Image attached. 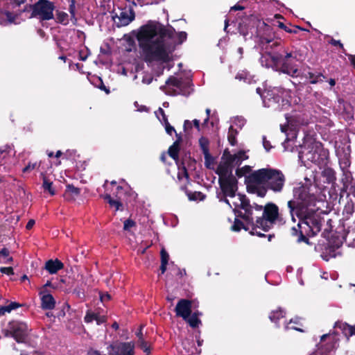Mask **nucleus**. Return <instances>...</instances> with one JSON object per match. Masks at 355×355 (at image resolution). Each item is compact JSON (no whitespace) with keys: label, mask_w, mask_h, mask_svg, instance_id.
Returning <instances> with one entry per match:
<instances>
[{"label":"nucleus","mask_w":355,"mask_h":355,"mask_svg":"<svg viewBox=\"0 0 355 355\" xmlns=\"http://www.w3.org/2000/svg\"><path fill=\"white\" fill-rule=\"evenodd\" d=\"M63 263L58 259L49 260L45 263V269L50 274H55L63 268Z\"/></svg>","instance_id":"23"},{"label":"nucleus","mask_w":355,"mask_h":355,"mask_svg":"<svg viewBox=\"0 0 355 355\" xmlns=\"http://www.w3.org/2000/svg\"><path fill=\"white\" fill-rule=\"evenodd\" d=\"M287 124L281 125L280 128L282 132L286 135V141L290 140L289 135H292V137H295L296 129L300 125L307 123L306 120L301 114L296 113L290 116H286Z\"/></svg>","instance_id":"13"},{"label":"nucleus","mask_w":355,"mask_h":355,"mask_svg":"<svg viewBox=\"0 0 355 355\" xmlns=\"http://www.w3.org/2000/svg\"><path fill=\"white\" fill-rule=\"evenodd\" d=\"M349 58V60H350L351 63L355 67V55L347 54V55Z\"/></svg>","instance_id":"61"},{"label":"nucleus","mask_w":355,"mask_h":355,"mask_svg":"<svg viewBox=\"0 0 355 355\" xmlns=\"http://www.w3.org/2000/svg\"><path fill=\"white\" fill-rule=\"evenodd\" d=\"M181 141L180 137H178V139L173 143V144L168 148L169 155L175 160L178 158V152L180 150L179 146Z\"/></svg>","instance_id":"26"},{"label":"nucleus","mask_w":355,"mask_h":355,"mask_svg":"<svg viewBox=\"0 0 355 355\" xmlns=\"http://www.w3.org/2000/svg\"><path fill=\"white\" fill-rule=\"evenodd\" d=\"M327 340H328L329 342L331 343L329 345L328 344V346L326 349V350L329 351L332 349L334 347V345H336V343L334 342L335 336L330 334H324L323 336H321V343H324Z\"/></svg>","instance_id":"29"},{"label":"nucleus","mask_w":355,"mask_h":355,"mask_svg":"<svg viewBox=\"0 0 355 355\" xmlns=\"http://www.w3.org/2000/svg\"><path fill=\"white\" fill-rule=\"evenodd\" d=\"M343 238L348 247L355 248V221L347 227Z\"/></svg>","instance_id":"20"},{"label":"nucleus","mask_w":355,"mask_h":355,"mask_svg":"<svg viewBox=\"0 0 355 355\" xmlns=\"http://www.w3.org/2000/svg\"><path fill=\"white\" fill-rule=\"evenodd\" d=\"M110 295L108 293H105L101 295V300L102 302L108 301L110 300Z\"/></svg>","instance_id":"58"},{"label":"nucleus","mask_w":355,"mask_h":355,"mask_svg":"<svg viewBox=\"0 0 355 355\" xmlns=\"http://www.w3.org/2000/svg\"><path fill=\"white\" fill-rule=\"evenodd\" d=\"M279 27L284 29L285 31H286L287 33H293V30L291 28H288L287 26H286L282 22H279Z\"/></svg>","instance_id":"57"},{"label":"nucleus","mask_w":355,"mask_h":355,"mask_svg":"<svg viewBox=\"0 0 355 355\" xmlns=\"http://www.w3.org/2000/svg\"><path fill=\"white\" fill-rule=\"evenodd\" d=\"M184 128H191V122L189 120H186L184 123Z\"/></svg>","instance_id":"62"},{"label":"nucleus","mask_w":355,"mask_h":355,"mask_svg":"<svg viewBox=\"0 0 355 355\" xmlns=\"http://www.w3.org/2000/svg\"><path fill=\"white\" fill-rule=\"evenodd\" d=\"M68 15L62 11H57L56 12V20L58 22L67 25L69 23Z\"/></svg>","instance_id":"32"},{"label":"nucleus","mask_w":355,"mask_h":355,"mask_svg":"<svg viewBox=\"0 0 355 355\" xmlns=\"http://www.w3.org/2000/svg\"><path fill=\"white\" fill-rule=\"evenodd\" d=\"M271 28L265 23H260L257 33V37L259 38L257 42L261 49L265 51V53L270 54L273 62H282V72L291 76H298L300 74L298 66L295 63L297 61V53H286L285 55L280 54H274L272 50L279 45L278 40L271 38L269 33Z\"/></svg>","instance_id":"3"},{"label":"nucleus","mask_w":355,"mask_h":355,"mask_svg":"<svg viewBox=\"0 0 355 355\" xmlns=\"http://www.w3.org/2000/svg\"><path fill=\"white\" fill-rule=\"evenodd\" d=\"M109 355H134L135 343L133 342L120 343L110 345L108 347Z\"/></svg>","instance_id":"16"},{"label":"nucleus","mask_w":355,"mask_h":355,"mask_svg":"<svg viewBox=\"0 0 355 355\" xmlns=\"http://www.w3.org/2000/svg\"><path fill=\"white\" fill-rule=\"evenodd\" d=\"M257 93L261 96L265 107H271L275 110L285 109L289 105L291 97L290 91L282 87L267 89L261 94V89L257 87Z\"/></svg>","instance_id":"6"},{"label":"nucleus","mask_w":355,"mask_h":355,"mask_svg":"<svg viewBox=\"0 0 355 355\" xmlns=\"http://www.w3.org/2000/svg\"><path fill=\"white\" fill-rule=\"evenodd\" d=\"M0 271L2 273L7 274V275H12L13 274V269L11 267H1L0 268Z\"/></svg>","instance_id":"51"},{"label":"nucleus","mask_w":355,"mask_h":355,"mask_svg":"<svg viewBox=\"0 0 355 355\" xmlns=\"http://www.w3.org/2000/svg\"><path fill=\"white\" fill-rule=\"evenodd\" d=\"M297 218L299 219V221L296 226H293L291 227V232L292 235L298 236L297 241L300 242L306 239V237L303 235L301 231V225L302 223L309 225V223L306 220L308 218V216Z\"/></svg>","instance_id":"21"},{"label":"nucleus","mask_w":355,"mask_h":355,"mask_svg":"<svg viewBox=\"0 0 355 355\" xmlns=\"http://www.w3.org/2000/svg\"><path fill=\"white\" fill-rule=\"evenodd\" d=\"M153 77L150 74H146L142 78V83L146 85H149L153 81Z\"/></svg>","instance_id":"50"},{"label":"nucleus","mask_w":355,"mask_h":355,"mask_svg":"<svg viewBox=\"0 0 355 355\" xmlns=\"http://www.w3.org/2000/svg\"><path fill=\"white\" fill-rule=\"evenodd\" d=\"M143 326L140 327L139 330L136 333V336L138 338L137 345L139 347L146 355L150 353V347L149 344L145 340L144 334L142 333Z\"/></svg>","instance_id":"22"},{"label":"nucleus","mask_w":355,"mask_h":355,"mask_svg":"<svg viewBox=\"0 0 355 355\" xmlns=\"http://www.w3.org/2000/svg\"><path fill=\"white\" fill-rule=\"evenodd\" d=\"M350 192L352 195L355 197V182L352 184L350 187Z\"/></svg>","instance_id":"64"},{"label":"nucleus","mask_w":355,"mask_h":355,"mask_svg":"<svg viewBox=\"0 0 355 355\" xmlns=\"http://www.w3.org/2000/svg\"><path fill=\"white\" fill-rule=\"evenodd\" d=\"M38 166L37 162L35 163H28V164L23 169V172L26 173L31 171Z\"/></svg>","instance_id":"49"},{"label":"nucleus","mask_w":355,"mask_h":355,"mask_svg":"<svg viewBox=\"0 0 355 355\" xmlns=\"http://www.w3.org/2000/svg\"><path fill=\"white\" fill-rule=\"evenodd\" d=\"M218 174L221 192L217 193V198L220 201H223L227 197L234 196L237 190V180L232 174H223L220 171Z\"/></svg>","instance_id":"11"},{"label":"nucleus","mask_w":355,"mask_h":355,"mask_svg":"<svg viewBox=\"0 0 355 355\" xmlns=\"http://www.w3.org/2000/svg\"><path fill=\"white\" fill-rule=\"evenodd\" d=\"M164 125H165L166 132L168 135H171L173 132H175V128L170 125L167 119H165V121H164Z\"/></svg>","instance_id":"41"},{"label":"nucleus","mask_w":355,"mask_h":355,"mask_svg":"<svg viewBox=\"0 0 355 355\" xmlns=\"http://www.w3.org/2000/svg\"><path fill=\"white\" fill-rule=\"evenodd\" d=\"M306 78H309L310 80V83L311 84H315L317 83L321 82L323 80V79H325V76H323L322 73H318V75H315L314 73L311 72H309L306 75Z\"/></svg>","instance_id":"28"},{"label":"nucleus","mask_w":355,"mask_h":355,"mask_svg":"<svg viewBox=\"0 0 355 355\" xmlns=\"http://www.w3.org/2000/svg\"><path fill=\"white\" fill-rule=\"evenodd\" d=\"M236 78L240 80H243L248 84H251L255 82L254 77L251 76L248 71H245L239 72L236 76Z\"/></svg>","instance_id":"27"},{"label":"nucleus","mask_w":355,"mask_h":355,"mask_svg":"<svg viewBox=\"0 0 355 355\" xmlns=\"http://www.w3.org/2000/svg\"><path fill=\"white\" fill-rule=\"evenodd\" d=\"M104 198L105 200L107 201V202L110 204V205L111 207L115 208L116 211L123 209L122 203L121 202H119V200L112 199L110 195H106Z\"/></svg>","instance_id":"30"},{"label":"nucleus","mask_w":355,"mask_h":355,"mask_svg":"<svg viewBox=\"0 0 355 355\" xmlns=\"http://www.w3.org/2000/svg\"><path fill=\"white\" fill-rule=\"evenodd\" d=\"M12 260V257H9V251L8 249L3 248L0 250V262L3 263H8Z\"/></svg>","instance_id":"33"},{"label":"nucleus","mask_w":355,"mask_h":355,"mask_svg":"<svg viewBox=\"0 0 355 355\" xmlns=\"http://www.w3.org/2000/svg\"><path fill=\"white\" fill-rule=\"evenodd\" d=\"M157 114H159L162 115V119H163V121H165V119H167L166 118V116L164 114V110L162 109V108H159V110H157V112H156Z\"/></svg>","instance_id":"60"},{"label":"nucleus","mask_w":355,"mask_h":355,"mask_svg":"<svg viewBox=\"0 0 355 355\" xmlns=\"http://www.w3.org/2000/svg\"><path fill=\"white\" fill-rule=\"evenodd\" d=\"M262 216H255L256 226L264 232H268L273 225L279 215V208L274 203H268L261 211Z\"/></svg>","instance_id":"8"},{"label":"nucleus","mask_w":355,"mask_h":355,"mask_svg":"<svg viewBox=\"0 0 355 355\" xmlns=\"http://www.w3.org/2000/svg\"><path fill=\"white\" fill-rule=\"evenodd\" d=\"M260 62L262 66H264L266 67H269L272 66V64H275L277 66L280 65V69H281V71L282 72V62H273L270 56V54H268V53H266L265 55H263L261 57Z\"/></svg>","instance_id":"25"},{"label":"nucleus","mask_w":355,"mask_h":355,"mask_svg":"<svg viewBox=\"0 0 355 355\" xmlns=\"http://www.w3.org/2000/svg\"><path fill=\"white\" fill-rule=\"evenodd\" d=\"M176 315L187 320L191 313V303L188 300L182 299L175 309Z\"/></svg>","instance_id":"18"},{"label":"nucleus","mask_w":355,"mask_h":355,"mask_svg":"<svg viewBox=\"0 0 355 355\" xmlns=\"http://www.w3.org/2000/svg\"><path fill=\"white\" fill-rule=\"evenodd\" d=\"M19 306V304L16 302H12L8 306H3L6 312H10L12 310H14Z\"/></svg>","instance_id":"45"},{"label":"nucleus","mask_w":355,"mask_h":355,"mask_svg":"<svg viewBox=\"0 0 355 355\" xmlns=\"http://www.w3.org/2000/svg\"><path fill=\"white\" fill-rule=\"evenodd\" d=\"M292 323H295L297 324V322L293 320H291L289 324H286V329H295V330H297V331H302V330L297 327H295V326H290V324H291Z\"/></svg>","instance_id":"54"},{"label":"nucleus","mask_w":355,"mask_h":355,"mask_svg":"<svg viewBox=\"0 0 355 355\" xmlns=\"http://www.w3.org/2000/svg\"><path fill=\"white\" fill-rule=\"evenodd\" d=\"M263 146L264 148L266 150V151H269L270 149L272 148L270 142L266 140V137H263Z\"/></svg>","instance_id":"52"},{"label":"nucleus","mask_w":355,"mask_h":355,"mask_svg":"<svg viewBox=\"0 0 355 355\" xmlns=\"http://www.w3.org/2000/svg\"><path fill=\"white\" fill-rule=\"evenodd\" d=\"M30 329L26 323L19 321L9 322L5 336L13 338L19 343H26Z\"/></svg>","instance_id":"12"},{"label":"nucleus","mask_w":355,"mask_h":355,"mask_svg":"<svg viewBox=\"0 0 355 355\" xmlns=\"http://www.w3.org/2000/svg\"><path fill=\"white\" fill-rule=\"evenodd\" d=\"M95 321L97 324H101L105 322V318L103 315H99L96 314Z\"/></svg>","instance_id":"53"},{"label":"nucleus","mask_w":355,"mask_h":355,"mask_svg":"<svg viewBox=\"0 0 355 355\" xmlns=\"http://www.w3.org/2000/svg\"><path fill=\"white\" fill-rule=\"evenodd\" d=\"M67 190L75 195H78L79 193V189L71 185H69L67 187Z\"/></svg>","instance_id":"55"},{"label":"nucleus","mask_w":355,"mask_h":355,"mask_svg":"<svg viewBox=\"0 0 355 355\" xmlns=\"http://www.w3.org/2000/svg\"><path fill=\"white\" fill-rule=\"evenodd\" d=\"M168 258H169V256H168V254L167 253V252L164 249H162L161 250V261H162V263H168Z\"/></svg>","instance_id":"47"},{"label":"nucleus","mask_w":355,"mask_h":355,"mask_svg":"<svg viewBox=\"0 0 355 355\" xmlns=\"http://www.w3.org/2000/svg\"><path fill=\"white\" fill-rule=\"evenodd\" d=\"M344 213L351 215L354 212V205L352 202H347L345 206Z\"/></svg>","instance_id":"44"},{"label":"nucleus","mask_w":355,"mask_h":355,"mask_svg":"<svg viewBox=\"0 0 355 355\" xmlns=\"http://www.w3.org/2000/svg\"><path fill=\"white\" fill-rule=\"evenodd\" d=\"M198 315L199 313L198 312H195L192 315H190L185 320L189 322L191 327L193 328L197 327L200 323V320L198 319Z\"/></svg>","instance_id":"31"},{"label":"nucleus","mask_w":355,"mask_h":355,"mask_svg":"<svg viewBox=\"0 0 355 355\" xmlns=\"http://www.w3.org/2000/svg\"><path fill=\"white\" fill-rule=\"evenodd\" d=\"M285 182L286 177L281 171L270 168L255 171L245 178L248 191L261 198L266 195L268 189L282 192Z\"/></svg>","instance_id":"2"},{"label":"nucleus","mask_w":355,"mask_h":355,"mask_svg":"<svg viewBox=\"0 0 355 355\" xmlns=\"http://www.w3.org/2000/svg\"><path fill=\"white\" fill-rule=\"evenodd\" d=\"M321 156H325V152L321 148V144L314 142L311 139H306L299 152V158L304 162L320 164V159H322Z\"/></svg>","instance_id":"7"},{"label":"nucleus","mask_w":355,"mask_h":355,"mask_svg":"<svg viewBox=\"0 0 355 355\" xmlns=\"http://www.w3.org/2000/svg\"><path fill=\"white\" fill-rule=\"evenodd\" d=\"M69 12L71 14V20L76 21V5L75 0H71V3L69 7Z\"/></svg>","instance_id":"39"},{"label":"nucleus","mask_w":355,"mask_h":355,"mask_svg":"<svg viewBox=\"0 0 355 355\" xmlns=\"http://www.w3.org/2000/svg\"><path fill=\"white\" fill-rule=\"evenodd\" d=\"M35 220H33V219H31V220L28 222V223H27V225H26V229H27V230H31V229L33 227V225H35Z\"/></svg>","instance_id":"59"},{"label":"nucleus","mask_w":355,"mask_h":355,"mask_svg":"<svg viewBox=\"0 0 355 355\" xmlns=\"http://www.w3.org/2000/svg\"><path fill=\"white\" fill-rule=\"evenodd\" d=\"M187 35L184 31L176 33L172 26L166 28L159 22L150 21L139 28L137 39L145 62H167L175 46L185 41Z\"/></svg>","instance_id":"1"},{"label":"nucleus","mask_w":355,"mask_h":355,"mask_svg":"<svg viewBox=\"0 0 355 355\" xmlns=\"http://www.w3.org/2000/svg\"><path fill=\"white\" fill-rule=\"evenodd\" d=\"M96 313L92 312H87L86 315L85 316V322L87 323L92 322L93 320L96 319Z\"/></svg>","instance_id":"43"},{"label":"nucleus","mask_w":355,"mask_h":355,"mask_svg":"<svg viewBox=\"0 0 355 355\" xmlns=\"http://www.w3.org/2000/svg\"><path fill=\"white\" fill-rule=\"evenodd\" d=\"M234 124L241 128L245 125V119L242 117H236L234 121Z\"/></svg>","instance_id":"48"},{"label":"nucleus","mask_w":355,"mask_h":355,"mask_svg":"<svg viewBox=\"0 0 355 355\" xmlns=\"http://www.w3.org/2000/svg\"><path fill=\"white\" fill-rule=\"evenodd\" d=\"M330 44H331L334 46L339 45V46L343 49V52L345 51V49H343V45L339 40L331 39L330 41Z\"/></svg>","instance_id":"56"},{"label":"nucleus","mask_w":355,"mask_h":355,"mask_svg":"<svg viewBox=\"0 0 355 355\" xmlns=\"http://www.w3.org/2000/svg\"><path fill=\"white\" fill-rule=\"evenodd\" d=\"M39 294L41 296L42 308L43 309L51 310L55 307V301L53 297L48 293L46 291L40 290Z\"/></svg>","instance_id":"19"},{"label":"nucleus","mask_w":355,"mask_h":355,"mask_svg":"<svg viewBox=\"0 0 355 355\" xmlns=\"http://www.w3.org/2000/svg\"><path fill=\"white\" fill-rule=\"evenodd\" d=\"M231 208H233L237 216L242 218L248 222V224L253 225V214L254 211H261L262 206L257 204L250 205L245 196L234 194L230 199L225 198L223 200Z\"/></svg>","instance_id":"5"},{"label":"nucleus","mask_w":355,"mask_h":355,"mask_svg":"<svg viewBox=\"0 0 355 355\" xmlns=\"http://www.w3.org/2000/svg\"><path fill=\"white\" fill-rule=\"evenodd\" d=\"M119 10V14L113 17L114 21L118 27L128 26L135 19V13L132 6H125Z\"/></svg>","instance_id":"15"},{"label":"nucleus","mask_w":355,"mask_h":355,"mask_svg":"<svg viewBox=\"0 0 355 355\" xmlns=\"http://www.w3.org/2000/svg\"><path fill=\"white\" fill-rule=\"evenodd\" d=\"M199 144L205 154L208 153L209 141L205 137H201L199 139Z\"/></svg>","instance_id":"38"},{"label":"nucleus","mask_w":355,"mask_h":355,"mask_svg":"<svg viewBox=\"0 0 355 355\" xmlns=\"http://www.w3.org/2000/svg\"><path fill=\"white\" fill-rule=\"evenodd\" d=\"M187 196L190 200H200L201 201L205 198V196L200 191L189 193H187Z\"/></svg>","instance_id":"37"},{"label":"nucleus","mask_w":355,"mask_h":355,"mask_svg":"<svg viewBox=\"0 0 355 355\" xmlns=\"http://www.w3.org/2000/svg\"><path fill=\"white\" fill-rule=\"evenodd\" d=\"M232 230L235 232H239L241 229H244L245 230H250L252 234H256L259 236H263L264 234L259 232L257 230V227L256 226V223L253 221V225L248 224V222L244 220V222L239 220V219H235L234 225L232 226Z\"/></svg>","instance_id":"17"},{"label":"nucleus","mask_w":355,"mask_h":355,"mask_svg":"<svg viewBox=\"0 0 355 355\" xmlns=\"http://www.w3.org/2000/svg\"><path fill=\"white\" fill-rule=\"evenodd\" d=\"M53 3L48 0H39L33 6V15L41 20L53 19Z\"/></svg>","instance_id":"14"},{"label":"nucleus","mask_w":355,"mask_h":355,"mask_svg":"<svg viewBox=\"0 0 355 355\" xmlns=\"http://www.w3.org/2000/svg\"><path fill=\"white\" fill-rule=\"evenodd\" d=\"M190 82L178 79L174 76H171L164 86L160 89L168 95H183L188 96L190 94Z\"/></svg>","instance_id":"9"},{"label":"nucleus","mask_w":355,"mask_h":355,"mask_svg":"<svg viewBox=\"0 0 355 355\" xmlns=\"http://www.w3.org/2000/svg\"><path fill=\"white\" fill-rule=\"evenodd\" d=\"M324 175L327 177L328 181L333 182L336 178H335V173L334 171L331 168H327L324 171Z\"/></svg>","instance_id":"40"},{"label":"nucleus","mask_w":355,"mask_h":355,"mask_svg":"<svg viewBox=\"0 0 355 355\" xmlns=\"http://www.w3.org/2000/svg\"><path fill=\"white\" fill-rule=\"evenodd\" d=\"M249 171H250V167L249 166H245V167H243L242 168L237 169L236 171V175L239 177H241L243 175H245L246 173H248Z\"/></svg>","instance_id":"46"},{"label":"nucleus","mask_w":355,"mask_h":355,"mask_svg":"<svg viewBox=\"0 0 355 355\" xmlns=\"http://www.w3.org/2000/svg\"><path fill=\"white\" fill-rule=\"evenodd\" d=\"M166 265H167V263H161L160 270H161L162 274L164 273L166 270Z\"/></svg>","instance_id":"63"},{"label":"nucleus","mask_w":355,"mask_h":355,"mask_svg":"<svg viewBox=\"0 0 355 355\" xmlns=\"http://www.w3.org/2000/svg\"><path fill=\"white\" fill-rule=\"evenodd\" d=\"M284 316V311L279 309L275 311L271 312L269 318L272 322H276L279 318Z\"/></svg>","instance_id":"36"},{"label":"nucleus","mask_w":355,"mask_h":355,"mask_svg":"<svg viewBox=\"0 0 355 355\" xmlns=\"http://www.w3.org/2000/svg\"><path fill=\"white\" fill-rule=\"evenodd\" d=\"M237 135V131L234 129L233 126L231 125L229 128L227 139L230 144L232 146H234L236 143V135Z\"/></svg>","instance_id":"34"},{"label":"nucleus","mask_w":355,"mask_h":355,"mask_svg":"<svg viewBox=\"0 0 355 355\" xmlns=\"http://www.w3.org/2000/svg\"><path fill=\"white\" fill-rule=\"evenodd\" d=\"M315 196L311 193L310 188L306 185L300 184L293 189V199L288 202L287 206L295 223L297 217L308 216L310 214L309 207L314 205Z\"/></svg>","instance_id":"4"},{"label":"nucleus","mask_w":355,"mask_h":355,"mask_svg":"<svg viewBox=\"0 0 355 355\" xmlns=\"http://www.w3.org/2000/svg\"><path fill=\"white\" fill-rule=\"evenodd\" d=\"M335 327L340 329L342 332L345 334V336L349 337L352 336H355V325L351 326L347 323L343 322H336L335 324Z\"/></svg>","instance_id":"24"},{"label":"nucleus","mask_w":355,"mask_h":355,"mask_svg":"<svg viewBox=\"0 0 355 355\" xmlns=\"http://www.w3.org/2000/svg\"><path fill=\"white\" fill-rule=\"evenodd\" d=\"M135 225V223L131 220L128 219L124 221L123 230L125 231H130V228Z\"/></svg>","instance_id":"42"},{"label":"nucleus","mask_w":355,"mask_h":355,"mask_svg":"<svg viewBox=\"0 0 355 355\" xmlns=\"http://www.w3.org/2000/svg\"><path fill=\"white\" fill-rule=\"evenodd\" d=\"M42 187L44 189V191H49V193L51 196H54L55 192V190L52 187V182L49 181L46 178H43V184Z\"/></svg>","instance_id":"35"},{"label":"nucleus","mask_w":355,"mask_h":355,"mask_svg":"<svg viewBox=\"0 0 355 355\" xmlns=\"http://www.w3.org/2000/svg\"><path fill=\"white\" fill-rule=\"evenodd\" d=\"M248 156L246 155L245 152L239 151L234 155L225 150L223 157L220 164L218 166V171L223 174H232V169L236 166H239L243 161L247 159Z\"/></svg>","instance_id":"10"}]
</instances>
